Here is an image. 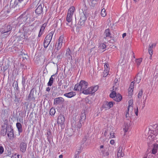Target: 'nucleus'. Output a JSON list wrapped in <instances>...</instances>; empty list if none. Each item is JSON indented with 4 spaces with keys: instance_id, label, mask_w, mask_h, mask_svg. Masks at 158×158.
I'll use <instances>...</instances> for the list:
<instances>
[{
    "instance_id": "nucleus-57",
    "label": "nucleus",
    "mask_w": 158,
    "mask_h": 158,
    "mask_svg": "<svg viewBox=\"0 0 158 158\" xmlns=\"http://www.w3.org/2000/svg\"><path fill=\"white\" fill-rule=\"evenodd\" d=\"M44 41H46V42L47 41V42H48L49 43H50L51 42V41L48 39H47V40H46V38H45V39H44Z\"/></svg>"
},
{
    "instance_id": "nucleus-14",
    "label": "nucleus",
    "mask_w": 158,
    "mask_h": 158,
    "mask_svg": "<svg viewBox=\"0 0 158 158\" xmlns=\"http://www.w3.org/2000/svg\"><path fill=\"white\" fill-rule=\"evenodd\" d=\"M64 118L63 115L60 114L58 117L57 122L58 124L62 125L64 123Z\"/></svg>"
},
{
    "instance_id": "nucleus-26",
    "label": "nucleus",
    "mask_w": 158,
    "mask_h": 158,
    "mask_svg": "<svg viewBox=\"0 0 158 158\" xmlns=\"http://www.w3.org/2000/svg\"><path fill=\"white\" fill-rule=\"evenodd\" d=\"M54 76L55 75H52L51 76L49 79V81L47 84L48 85V86H51L52 85L54 79L53 77H54Z\"/></svg>"
},
{
    "instance_id": "nucleus-47",
    "label": "nucleus",
    "mask_w": 158,
    "mask_h": 158,
    "mask_svg": "<svg viewBox=\"0 0 158 158\" xmlns=\"http://www.w3.org/2000/svg\"><path fill=\"white\" fill-rule=\"evenodd\" d=\"M4 151V148L3 147L1 146H0V154H2Z\"/></svg>"
},
{
    "instance_id": "nucleus-33",
    "label": "nucleus",
    "mask_w": 158,
    "mask_h": 158,
    "mask_svg": "<svg viewBox=\"0 0 158 158\" xmlns=\"http://www.w3.org/2000/svg\"><path fill=\"white\" fill-rule=\"evenodd\" d=\"M101 15L103 17H105L106 15V10L104 8L101 10Z\"/></svg>"
},
{
    "instance_id": "nucleus-6",
    "label": "nucleus",
    "mask_w": 158,
    "mask_h": 158,
    "mask_svg": "<svg viewBox=\"0 0 158 158\" xmlns=\"http://www.w3.org/2000/svg\"><path fill=\"white\" fill-rule=\"evenodd\" d=\"M12 29V26L10 25L5 24L0 29V32L2 33L7 32Z\"/></svg>"
},
{
    "instance_id": "nucleus-21",
    "label": "nucleus",
    "mask_w": 158,
    "mask_h": 158,
    "mask_svg": "<svg viewBox=\"0 0 158 158\" xmlns=\"http://www.w3.org/2000/svg\"><path fill=\"white\" fill-rule=\"evenodd\" d=\"M104 38L106 39V38L109 37L110 38L111 37V34L110 33L109 29H107L105 30L104 33Z\"/></svg>"
},
{
    "instance_id": "nucleus-29",
    "label": "nucleus",
    "mask_w": 158,
    "mask_h": 158,
    "mask_svg": "<svg viewBox=\"0 0 158 158\" xmlns=\"http://www.w3.org/2000/svg\"><path fill=\"white\" fill-rule=\"evenodd\" d=\"M7 131V127H6V128H3L2 129L1 131V134L4 136L6 135Z\"/></svg>"
},
{
    "instance_id": "nucleus-8",
    "label": "nucleus",
    "mask_w": 158,
    "mask_h": 158,
    "mask_svg": "<svg viewBox=\"0 0 158 158\" xmlns=\"http://www.w3.org/2000/svg\"><path fill=\"white\" fill-rule=\"evenodd\" d=\"M28 17L27 16L24 14L22 15L18 19L19 24H21L22 23H25Z\"/></svg>"
},
{
    "instance_id": "nucleus-58",
    "label": "nucleus",
    "mask_w": 158,
    "mask_h": 158,
    "mask_svg": "<svg viewBox=\"0 0 158 158\" xmlns=\"http://www.w3.org/2000/svg\"><path fill=\"white\" fill-rule=\"evenodd\" d=\"M103 148H105L104 147V146L103 145H101L100 146V150L102 149Z\"/></svg>"
},
{
    "instance_id": "nucleus-55",
    "label": "nucleus",
    "mask_w": 158,
    "mask_h": 158,
    "mask_svg": "<svg viewBox=\"0 0 158 158\" xmlns=\"http://www.w3.org/2000/svg\"><path fill=\"white\" fill-rule=\"evenodd\" d=\"M114 140H111L110 141V143L111 144H114Z\"/></svg>"
},
{
    "instance_id": "nucleus-40",
    "label": "nucleus",
    "mask_w": 158,
    "mask_h": 158,
    "mask_svg": "<svg viewBox=\"0 0 158 158\" xmlns=\"http://www.w3.org/2000/svg\"><path fill=\"white\" fill-rule=\"evenodd\" d=\"M143 90L142 89L140 90L139 91L138 94V98H140L142 97V95H143Z\"/></svg>"
},
{
    "instance_id": "nucleus-7",
    "label": "nucleus",
    "mask_w": 158,
    "mask_h": 158,
    "mask_svg": "<svg viewBox=\"0 0 158 158\" xmlns=\"http://www.w3.org/2000/svg\"><path fill=\"white\" fill-rule=\"evenodd\" d=\"M64 38L63 35H61L59 37L58 43H56V48L57 50H60L62 47Z\"/></svg>"
},
{
    "instance_id": "nucleus-9",
    "label": "nucleus",
    "mask_w": 158,
    "mask_h": 158,
    "mask_svg": "<svg viewBox=\"0 0 158 158\" xmlns=\"http://www.w3.org/2000/svg\"><path fill=\"white\" fill-rule=\"evenodd\" d=\"M7 134L8 136L10 139H11L14 137V134L13 129L11 126L7 127Z\"/></svg>"
},
{
    "instance_id": "nucleus-44",
    "label": "nucleus",
    "mask_w": 158,
    "mask_h": 158,
    "mask_svg": "<svg viewBox=\"0 0 158 158\" xmlns=\"http://www.w3.org/2000/svg\"><path fill=\"white\" fill-rule=\"evenodd\" d=\"M49 44L50 43H49L48 42H46V41H44V47L45 48H47L48 47Z\"/></svg>"
},
{
    "instance_id": "nucleus-16",
    "label": "nucleus",
    "mask_w": 158,
    "mask_h": 158,
    "mask_svg": "<svg viewBox=\"0 0 158 158\" xmlns=\"http://www.w3.org/2000/svg\"><path fill=\"white\" fill-rule=\"evenodd\" d=\"M37 5L38 6L37 8L35 10V13L38 14H40L42 13L43 12V7L41 3H39Z\"/></svg>"
},
{
    "instance_id": "nucleus-41",
    "label": "nucleus",
    "mask_w": 158,
    "mask_h": 158,
    "mask_svg": "<svg viewBox=\"0 0 158 158\" xmlns=\"http://www.w3.org/2000/svg\"><path fill=\"white\" fill-rule=\"evenodd\" d=\"M10 63L8 62L4 66H3V69L5 71L7 69H8L10 67Z\"/></svg>"
},
{
    "instance_id": "nucleus-30",
    "label": "nucleus",
    "mask_w": 158,
    "mask_h": 158,
    "mask_svg": "<svg viewBox=\"0 0 158 158\" xmlns=\"http://www.w3.org/2000/svg\"><path fill=\"white\" fill-rule=\"evenodd\" d=\"M158 147V146L157 145H154L153 148L152 150V154H155L156 153Z\"/></svg>"
},
{
    "instance_id": "nucleus-15",
    "label": "nucleus",
    "mask_w": 158,
    "mask_h": 158,
    "mask_svg": "<svg viewBox=\"0 0 158 158\" xmlns=\"http://www.w3.org/2000/svg\"><path fill=\"white\" fill-rule=\"evenodd\" d=\"M34 90L33 89L31 90L28 97V99L29 100L32 101H35V98L34 94Z\"/></svg>"
},
{
    "instance_id": "nucleus-23",
    "label": "nucleus",
    "mask_w": 158,
    "mask_h": 158,
    "mask_svg": "<svg viewBox=\"0 0 158 158\" xmlns=\"http://www.w3.org/2000/svg\"><path fill=\"white\" fill-rule=\"evenodd\" d=\"M53 34L54 31H51L49 32L45 37L46 38V40L48 39L51 41Z\"/></svg>"
},
{
    "instance_id": "nucleus-31",
    "label": "nucleus",
    "mask_w": 158,
    "mask_h": 158,
    "mask_svg": "<svg viewBox=\"0 0 158 158\" xmlns=\"http://www.w3.org/2000/svg\"><path fill=\"white\" fill-rule=\"evenodd\" d=\"M85 103L86 104H91L93 102L92 101L91 98H86L85 99Z\"/></svg>"
},
{
    "instance_id": "nucleus-59",
    "label": "nucleus",
    "mask_w": 158,
    "mask_h": 158,
    "mask_svg": "<svg viewBox=\"0 0 158 158\" xmlns=\"http://www.w3.org/2000/svg\"><path fill=\"white\" fill-rule=\"evenodd\" d=\"M75 128H76V127H75V126H72V129L73 132H74L73 130L74 129L75 130Z\"/></svg>"
},
{
    "instance_id": "nucleus-18",
    "label": "nucleus",
    "mask_w": 158,
    "mask_h": 158,
    "mask_svg": "<svg viewBox=\"0 0 158 158\" xmlns=\"http://www.w3.org/2000/svg\"><path fill=\"white\" fill-rule=\"evenodd\" d=\"M27 148V145L26 143L24 142H21L20 145V150L23 152H25Z\"/></svg>"
},
{
    "instance_id": "nucleus-50",
    "label": "nucleus",
    "mask_w": 158,
    "mask_h": 158,
    "mask_svg": "<svg viewBox=\"0 0 158 158\" xmlns=\"http://www.w3.org/2000/svg\"><path fill=\"white\" fill-rule=\"evenodd\" d=\"M80 153V152L79 151H77L76 152V153L74 156V158H76L78 155Z\"/></svg>"
},
{
    "instance_id": "nucleus-49",
    "label": "nucleus",
    "mask_w": 158,
    "mask_h": 158,
    "mask_svg": "<svg viewBox=\"0 0 158 158\" xmlns=\"http://www.w3.org/2000/svg\"><path fill=\"white\" fill-rule=\"evenodd\" d=\"M114 137V133L113 132H111L110 134V138H113Z\"/></svg>"
},
{
    "instance_id": "nucleus-51",
    "label": "nucleus",
    "mask_w": 158,
    "mask_h": 158,
    "mask_svg": "<svg viewBox=\"0 0 158 158\" xmlns=\"http://www.w3.org/2000/svg\"><path fill=\"white\" fill-rule=\"evenodd\" d=\"M43 31H40L39 34H38V36L39 37H40L41 36V35H42V34L43 33Z\"/></svg>"
},
{
    "instance_id": "nucleus-17",
    "label": "nucleus",
    "mask_w": 158,
    "mask_h": 158,
    "mask_svg": "<svg viewBox=\"0 0 158 158\" xmlns=\"http://www.w3.org/2000/svg\"><path fill=\"white\" fill-rule=\"evenodd\" d=\"M123 148L122 147L120 146L118 148L117 150V156L118 158H120L123 156L124 154L122 153Z\"/></svg>"
},
{
    "instance_id": "nucleus-12",
    "label": "nucleus",
    "mask_w": 158,
    "mask_h": 158,
    "mask_svg": "<svg viewBox=\"0 0 158 158\" xmlns=\"http://www.w3.org/2000/svg\"><path fill=\"white\" fill-rule=\"evenodd\" d=\"M109 65L106 64L104 65V70L103 73V77H106L109 72L110 69Z\"/></svg>"
},
{
    "instance_id": "nucleus-35",
    "label": "nucleus",
    "mask_w": 158,
    "mask_h": 158,
    "mask_svg": "<svg viewBox=\"0 0 158 158\" xmlns=\"http://www.w3.org/2000/svg\"><path fill=\"white\" fill-rule=\"evenodd\" d=\"M129 128V125L128 123H126L124 124V127L123 128V130L124 132H127Z\"/></svg>"
},
{
    "instance_id": "nucleus-45",
    "label": "nucleus",
    "mask_w": 158,
    "mask_h": 158,
    "mask_svg": "<svg viewBox=\"0 0 158 158\" xmlns=\"http://www.w3.org/2000/svg\"><path fill=\"white\" fill-rule=\"evenodd\" d=\"M46 26V24L45 23H44L43 24L42 26L41 27L40 31H44V29Z\"/></svg>"
},
{
    "instance_id": "nucleus-42",
    "label": "nucleus",
    "mask_w": 158,
    "mask_h": 158,
    "mask_svg": "<svg viewBox=\"0 0 158 158\" xmlns=\"http://www.w3.org/2000/svg\"><path fill=\"white\" fill-rule=\"evenodd\" d=\"M106 47V44L104 43L101 44L99 46V48H100L103 49L105 48Z\"/></svg>"
},
{
    "instance_id": "nucleus-13",
    "label": "nucleus",
    "mask_w": 158,
    "mask_h": 158,
    "mask_svg": "<svg viewBox=\"0 0 158 158\" xmlns=\"http://www.w3.org/2000/svg\"><path fill=\"white\" fill-rule=\"evenodd\" d=\"M64 101V99L62 97H58L54 99V104L55 105H57L61 104Z\"/></svg>"
},
{
    "instance_id": "nucleus-61",
    "label": "nucleus",
    "mask_w": 158,
    "mask_h": 158,
    "mask_svg": "<svg viewBox=\"0 0 158 158\" xmlns=\"http://www.w3.org/2000/svg\"><path fill=\"white\" fill-rule=\"evenodd\" d=\"M129 110H128V111H127V112L126 113V117H128V116H127V115L128 114V111H129Z\"/></svg>"
},
{
    "instance_id": "nucleus-38",
    "label": "nucleus",
    "mask_w": 158,
    "mask_h": 158,
    "mask_svg": "<svg viewBox=\"0 0 158 158\" xmlns=\"http://www.w3.org/2000/svg\"><path fill=\"white\" fill-rule=\"evenodd\" d=\"M55 109L54 108H51L50 111V114L51 115H54L55 113Z\"/></svg>"
},
{
    "instance_id": "nucleus-32",
    "label": "nucleus",
    "mask_w": 158,
    "mask_h": 158,
    "mask_svg": "<svg viewBox=\"0 0 158 158\" xmlns=\"http://www.w3.org/2000/svg\"><path fill=\"white\" fill-rule=\"evenodd\" d=\"M142 59L141 58L136 59L135 60V63L136 64L137 66H139L140 65L141 63L142 62Z\"/></svg>"
},
{
    "instance_id": "nucleus-62",
    "label": "nucleus",
    "mask_w": 158,
    "mask_h": 158,
    "mask_svg": "<svg viewBox=\"0 0 158 158\" xmlns=\"http://www.w3.org/2000/svg\"><path fill=\"white\" fill-rule=\"evenodd\" d=\"M59 158H63V155H60L59 156Z\"/></svg>"
},
{
    "instance_id": "nucleus-27",
    "label": "nucleus",
    "mask_w": 158,
    "mask_h": 158,
    "mask_svg": "<svg viewBox=\"0 0 158 158\" xmlns=\"http://www.w3.org/2000/svg\"><path fill=\"white\" fill-rule=\"evenodd\" d=\"M122 99V97L119 94H116L115 97V98L114 99L115 101L118 102L120 101Z\"/></svg>"
},
{
    "instance_id": "nucleus-48",
    "label": "nucleus",
    "mask_w": 158,
    "mask_h": 158,
    "mask_svg": "<svg viewBox=\"0 0 158 158\" xmlns=\"http://www.w3.org/2000/svg\"><path fill=\"white\" fill-rule=\"evenodd\" d=\"M20 100V98H17L16 96L15 97V98L14 100L15 102L16 103H18Z\"/></svg>"
},
{
    "instance_id": "nucleus-46",
    "label": "nucleus",
    "mask_w": 158,
    "mask_h": 158,
    "mask_svg": "<svg viewBox=\"0 0 158 158\" xmlns=\"http://www.w3.org/2000/svg\"><path fill=\"white\" fill-rule=\"evenodd\" d=\"M133 89L129 88L128 89V93L129 94L131 95L132 94Z\"/></svg>"
},
{
    "instance_id": "nucleus-20",
    "label": "nucleus",
    "mask_w": 158,
    "mask_h": 158,
    "mask_svg": "<svg viewBox=\"0 0 158 158\" xmlns=\"http://www.w3.org/2000/svg\"><path fill=\"white\" fill-rule=\"evenodd\" d=\"M65 56L69 60L70 59H72V58L71 51L70 49L69 48H67L66 50Z\"/></svg>"
},
{
    "instance_id": "nucleus-4",
    "label": "nucleus",
    "mask_w": 158,
    "mask_h": 158,
    "mask_svg": "<svg viewBox=\"0 0 158 158\" xmlns=\"http://www.w3.org/2000/svg\"><path fill=\"white\" fill-rule=\"evenodd\" d=\"M86 119V115L85 113H83L81 114V116L79 118V121L77 125L78 128H80L84 124L85 120Z\"/></svg>"
},
{
    "instance_id": "nucleus-34",
    "label": "nucleus",
    "mask_w": 158,
    "mask_h": 158,
    "mask_svg": "<svg viewBox=\"0 0 158 158\" xmlns=\"http://www.w3.org/2000/svg\"><path fill=\"white\" fill-rule=\"evenodd\" d=\"M13 86L15 89H16V90H18V82L17 81H15L14 82Z\"/></svg>"
},
{
    "instance_id": "nucleus-54",
    "label": "nucleus",
    "mask_w": 158,
    "mask_h": 158,
    "mask_svg": "<svg viewBox=\"0 0 158 158\" xmlns=\"http://www.w3.org/2000/svg\"><path fill=\"white\" fill-rule=\"evenodd\" d=\"M118 82V79L117 78H115L114 80V84L116 85V83H117Z\"/></svg>"
},
{
    "instance_id": "nucleus-1",
    "label": "nucleus",
    "mask_w": 158,
    "mask_h": 158,
    "mask_svg": "<svg viewBox=\"0 0 158 158\" xmlns=\"http://www.w3.org/2000/svg\"><path fill=\"white\" fill-rule=\"evenodd\" d=\"M74 10V6H72L68 10L66 18V21L68 22V23H66V24L67 25L70 26L72 25L73 16Z\"/></svg>"
},
{
    "instance_id": "nucleus-25",
    "label": "nucleus",
    "mask_w": 158,
    "mask_h": 158,
    "mask_svg": "<svg viewBox=\"0 0 158 158\" xmlns=\"http://www.w3.org/2000/svg\"><path fill=\"white\" fill-rule=\"evenodd\" d=\"M101 153H102L103 156H107L109 155V153L106 151V148H103V149L100 150Z\"/></svg>"
},
{
    "instance_id": "nucleus-28",
    "label": "nucleus",
    "mask_w": 158,
    "mask_h": 158,
    "mask_svg": "<svg viewBox=\"0 0 158 158\" xmlns=\"http://www.w3.org/2000/svg\"><path fill=\"white\" fill-rule=\"evenodd\" d=\"M142 78L141 74L140 73H138L136 76V81L137 83L140 82Z\"/></svg>"
},
{
    "instance_id": "nucleus-56",
    "label": "nucleus",
    "mask_w": 158,
    "mask_h": 158,
    "mask_svg": "<svg viewBox=\"0 0 158 158\" xmlns=\"http://www.w3.org/2000/svg\"><path fill=\"white\" fill-rule=\"evenodd\" d=\"M50 88H49V87H48L46 89V91H48V92H49L50 91Z\"/></svg>"
},
{
    "instance_id": "nucleus-36",
    "label": "nucleus",
    "mask_w": 158,
    "mask_h": 158,
    "mask_svg": "<svg viewBox=\"0 0 158 158\" xmlns=\"http://www.w3.org/2000/svg\"><path fill=\"white\" fill-rule=\"evenodd\" d=\"M129 105L127 107V110H129L130 108H131V109H133V107L132 106L133 104V102L131 100H130L129 101Z\"/></svg>"
},
{
    "instance_id": "nucleus-22",
    "label": "nucleus",
    "mask_w": 158,
    "mask_h": 158,
    "mask_svg": "<svg viewBox=\"0 0 158 158\" xmlns=\"http://www.w3.org/2000/svg\"><path fill=\"white\" fill-rule=\"evenodd\" d=\"M76 95V93L75 92H72L65 94L64 95L68 98H71Z\"/></svg>"
},
{
    "instance_id": "nucleus-24",
    "label": "nucleus",
    "mask_w": 158,
    "mask_h": 158,
    "mask_svg": "<svg viewBox=\"0 0 158 158\" xmlns=\"http://www.w3.org/2000/svg\"><path fill=\"white\" fill-rule=\"evenodd\" d=\"M16 127L18 129L19 134L22 132V126L19 123H17L16 124Z\"/></svg>"
},
{
    "instance_id": "nucleus-64",
    "label": "nucleus",
    "mask_w": 158,
    "mask_h": 158,
    "mask_svg": "<svg viewBox=\"0 0 158 158\" xmlns=\"http://www.w3.org/2000/svg\"><path fill=\"white\" fill-rule=\"evenodd\" d=\"M77 158H83V157L82 156H80L79 157H78Z\"/></svg>"
},
{
    "instance_id": "nucleus-19",
    "label": "nucleus",
    "mask_w": 158,
    "mask_h": 158,
    "mask_svg": "<svg viewBox=\"0 0 158 158\" xmlns=\"http://www.w3.org/2000/svg\"><path fill=\"white\" fill-rule=\"evenodd\" d=\"M156 44H150L149 45L148 47V52L149 54L151 55V57L153 54V48L155 47Z\"/></svg>"
},
{
    "instance_id": "nucleus-63",
    "label": "nucleus",
    "mask_w": 158,
    "mask_h": 158,
    "mask_svg": "<svg viewBox=\"0 0 158 158\" xmlns=\"http://www.w3.org/2000/svg\"><path fill=\"white\" fill-rule=\"evenodd\" d=\"M68 86V85H64V88L65 89Z\"/></svg>"
},
{
    "instance_id": "nucleus-39",
    "label": "nucleus",
    "mask_w": 158,
    "mask_h": 158,
    "mask_svg": "<svg viewBox=\"0 0 158 158\" xmlns=\"http://www.w3.org/2000/svg\"><path fill=\"white\" fill-rule=\"evenodd\" d=\"M22 156L19 154H15L13 155L11 157V158H21Z\"/></svg>"
},
{
    "instance_id": "nucleus-60",
    "label": "nucleus",
    "mask_w": 158,
    "mask_h": 158,
    "mask_svg": "<svg viewBox=\"0 0 158 158\" xmlns=\"http://www.w3.org/2000/svg\"><path fill=\"white\" fill-rule=\"evenodd\" d=\"M126 33H124L123 34L122 36L123 38H124L125 36H126Z\"/></svg>"
},
{
    "instance_id": "nucleus-37",
    "label": "nucleus",
    "mask_w": 158,
    "mask_h": 158,
    "mask_svg": "<svg viewBox=\"0 0 158 158\" xmlns=\"http://www.w3.org/2000/svg\"><path fill=\"white\" fill-rule=\"evenodd\" d=\"M116 95V93L115 91H112L110 95V97L111 98H115V97Z\"/></svg>"
},
{
    "instance_id": "nucleus-2",
    "label": "nucleus",
    "mask_w": 158,
    "mask_h": 158,
    "mask_svg": "<svg viewBox=\"0 0 158 158\" xmlns=\"http://www.w3.org/2000/svg\"><path fill=\"white\" fill-rule=\"evenodd\" d=\"M88 86V83L84 81H81L79 84L75 85L74 89L75 90L79 91L82 92L85 90L87 88Z\"/></svg>"
},
{
    "instance_id": "nucleus-52",
    "label": "nucleus",
    "mask_w": 158,
    "mask_h": 158,
    "mask_svg": "<svg viewBox=\"0 0 158 158\" xmlns=\"http://www.w3.org/2000/svg\"><path fill=\"white\" fill-rule=\"evenodd\" d=\"M108 131V130H107L106 129L105 130V131L104 132V135L105 136H106V135H107V132Z\"/></svg>"
},
{
    "instance_id": "nucleus-10",
    "label": "nucleus",
    "mask_w": 158,
    "mask_h": 158,
    "mask_svg": "<svg viewBox=\"0 0 158 158\" xmlns=\"http://www.w3.org/2000/svg\"><path fill=\"white\" fill-rule=\"evenodd\" d=\"M113 104V102H106L103 103L102 107L103 108L105 109L106 110H107L112 107Z\"/></svg>"
},
{
    "instance_id": "nucleus-5",
    "label": "nucleus",
    "mask_w": 158,
    "mask_h": 158,
    "mask_svg": "<svg viewBox=\"0 0 158 158\" xmlns=\"http://www.w3.org/2000/svg\"><path fill=\"white\" fill-rule=\"evenodd\" d=\"M29 0H15L14 4L15 6L18 5L20 7H23L25 6Z\"/></svg>"
},
{
    "instance_id": "nucleus-3",
    "label": "nucleus",
    "mask_w": 158,
    "mask_h": 158,
    "mask_svg": "<svg viewBox=\"0 0 158 158\" xmlns=\"http://www.w3.org/2000/svg\"><path fill=\"white\" fill-rule=\"evenodd\" d=\"M98 89V87L97 86H95L94 87H91L85 89L82 92V93L86 95L93 94L96 92Z\"/></svg>"
},
{
    "instance_id": "nucleus-11",
    "label": "nucleus",
    "mask_w": 158,
    "mask_h": 158,
    "mask_svg": "<svg viewBox=\"0 0 158 158\" xmlns=\"http://www.w3.org/2000/svg\"><path fill=\"white\" fill-rule=\"evenodd\" d=\"M86 19V18L84 14H81L80 19L78 22L79 25L81 26H84L85 24V21Z\"/></svg>"
},
{
    "instance_id": "nucleus-53",
    "label": "nucleus",
    "mask_w": 158,
    "mask_h": 158,
    "mask_svg": "<svg viewBox=\"0 0 158 158\" xmlns=\"http://www.w3.org/2000/svg\"><path fill=\"white\" fill-rule=\"evenodd\" d=\"M135 110V114L136 116H137L138 115V108L137 107V108H136V110Z\"/></svg>"
},
{
    "instance_id": "nucleus-43",
    "label": "nucleus",
    "mask_w": 158,
    "mask_h": 158,
    "mask_svg": "<svg viewBox=\"0 0 158 158\" xmlns=\"http://www.w3.org/2000/svg\"><path fill=\"white\" fill-rule=\"evenodd\" d=\"M135 81H133L130 84V87L129 88L133 89L134 88V83H135Z\"/></svg>"
}]
</instances>
